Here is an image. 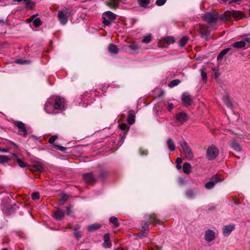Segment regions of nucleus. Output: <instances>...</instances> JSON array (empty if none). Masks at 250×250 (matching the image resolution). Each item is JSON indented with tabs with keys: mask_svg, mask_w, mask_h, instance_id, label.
<instances>
[{
	"mask_svg": "<svg viewBox=\"0 0 250 250\" xmlns=\"http://www.w3.org/2000/svg\"><path fill=\"white\" fill-rule=\"evenodd\" d=\"M186 194L188 197H193L195 195V193L193 190L190 189L186 191Z\"/></svg>",
	"mask_w": 250,
	"mask_h": 250,
	"instance_id": "nucleus-46",
	"label": "nucleus"
},
{
	"mask_svg": "<svg viewBox=\"0 0 250 250\" xmlns=\"http://www.w3.org/2000/svg\"><path fill=\"white\" fill-rule=\"evenodd\" d=\"M122 0H109L107 1V5L110 7L116 9L119 5L120 2H122Z\"/></svg>",
	"mask_w": 250,
	"mask_h": 250,
	"instance_id": "nucleus-21",
	"label": "nucleus"
},
{
	"mask_svg": "<svg viewBox=\"0 0 250 250\" xmlns=\"http://www.w3.org/2000/svg\"><path fill=\"white\" fill-rule=\"evenodd\" d=\"M116 19V14L111 11H108L103 13L102 16V22L104 25L109 26Z\"/></svg>",
	"mask_w": 250,
	"mask_h": 250,
	"instance_id": "nucleus-3",
	"label": "nucleus"
},
{
	"mask_svg": "<svg viewBox=\"0 0 250 250\" xmlns=\"http://www.w3.org/2000/svg\"><path fill=\"white\" fill-rule=\"evenodd\" d=\"M83 177L84 181L87 184L93 185L97 181V178L92 172L85 173L83 174Z\"/></svg>",
	"mask_w": 250,
	"mask_h": 250,
	"instance_id": "nucleus-11",
	"label": "nucleus"
},
{
	"mask_svg": "<svg viewBox=\"0 0 250 250\" xmlns=\"http://www.w3.org/2000/svg\"><path fill=\"white\" fill-rule=\"evenodd\" d=\"M159 223L158 220L156 219V216L153 214L150 216L149 221H146L142 224V231L144 232L148 230V225L149 224H156Z\"/></svg>",
	"mask_w": 250,
	"mask_h": 250,
	"instance_id": "nucleus-8",
	"label": "nucleus"
},
{
	"mask_svg": "<svg viewBox=\"0 0 250 250\" xmlns=\"http://www.w3.org/2000/svg\"><path fill=\"white\" fill-rule=\"evenodd\" d=\"M242 0H232L229 2V4H232L233 3H239Z\"/></svg>",
	"mask_w": 250,
	"mask_h": 250,
	"instance_id": "nucleus-56",
	"label": "nucleus"
},
{
	"mask_svg": "<svg viewBox=\"0 0 250 250\" xmlns=\"http://www.w3.org/2000/svg\"><path fill=\"white\" fill-rule=\"evenodd\" d=\"M167 0H157L156 1V4L158 6L163 5L166 2Z\"/></svg>",
	"mask_w": 250,
	"mask_h": 250,
	"instance_id": "nucleus-49",
	"label": "nucleus"
},
{
	"mask_svg": "<svg viewBox=\"0 0 250 250\" xmlns=\"http://www.w3.org/2000/svg\"><path fill=\"white\" fill-rule=\"evenodd\" d=\"M179 144L180 146L182 147L187 159L188 160H191L194 157V154L189 146H188L187 143L185 141H183L179 142Z\"/></svg>",
	"mask_w": 250,
	"mask_h": 250,
	"instance_id": "nucleus-4",
	"label": "nucleus"
},
{
	"mask_svg": "<svg viewBox=\"0 0 250 250\" xmlns=\"http://www.w3.org/2000/svg\"><path fill=\"white\" fill-rule=\"evenodd\" d=\"M16 63H20V64H25V63H27L28 61H21L20 60H17L16 61Z\"/></svg>",
	"mask_w": 250,
	"mask_h": 250,
	"instance_id": "nucleus-53",
	"label": "nucleus"
},
{
	"mask_svg": "<svg viewBox=\"0 0 250 250\" xmlns=\"http://www.w3.org/2000/svg\"><path fill=\"white\" fill-rule=\"evenodd\" d=\"M139 5L142 7H146L150 3V0H138Z\"/></svg>",
	"mask_w": 250,
	"mask_h": 250,
	"instance_id": "nucleus-32",
	"label": "nucleus"
},
{
	"mask_svg": "<svg viewBox=\"0 0 250 250\" xmlns=\"http://www.w3.org/2000/svg\"><path fill=\"white\" fill-rule=\"evenodd\" d=\"M9 160V158L5 155H0V163L4 164L7 162Z\"/></svg>",
	"mask_w": 250,
	"mask_h": 250,
	"instance_id": "nucleus-41",
	"label": "nucleus"
},
{
	"mask_svg": "<svg viewBox=\"0 0 250 250\" xmlns=\"http://www.w3.org/2000/svg\"><path fill=\"white\" fill-rule=\"evenodd\" d=\"M102 225L101 224L94 223L88 226L87 229L89 231L92 232L100 229Z\"/></svg>",
	"mask_w": 250,
	"mask_h": 250,
	"instance_id": "nucleus-23",
	"label": "nucleus"
},
{
	"mask_svg": "<svg viewBox=\"0 0 250 250\" xmlns=\"http://www.w3.org/2000/svg\"><path fill=\"white\" fill-rule=\"evenodd\" d=\"M224 102L225 104L229 107H231L232 106V104L231 101L228 96H226L224 97L223 98Z\"/></svg>",
	"mask_w": 250,
	"mask_h": 250,
	"instance_id": "nucleus-38",
	"label": "nucleus"
},
{
	"mask_svg": "<svg viewBox=\"0 0 250 250\" xmlns=\"http://www.w3.org/2000/svg\"><path fill=\"white\" fill-rule=\"evenodd\" d=\"M140 48L141 47L134 42L129 45H125L123 47L124 50L129 54H135L138 53L140 50Z\"/></svg>",
	"mask_w": 250,
	"mask_h": 250,
	"instance_id": "nucleus-6",
	"label": "nucleus"
},
{
	"mask_svg": "<svg viewBox=\"0 0 250 250\" xmlns=\"http://www.w3.org/2000/svg\"><path fill=\"white\" fill-rule=\"evenodd\" d=\"M222 181V179L217 175L212 176L210 179V181L205 184V188L207 189H210L212 188L216 183Z\"/></svg>",
	"mask_w": 250,
	"mask_h": 250,
	"instance_id": "nucleus-13",
	"label": "nucleus"
},
{
	"mask_svg": "<svg viewBox=\"0 0 250 250\" xmlns=\"http://www.w3.org/2000/svg\"><path fill=\"white\" fill-rule=\"evenodd\" d=\"M219 154V150L217 147L214 145H211L207 149V158L208 160H213L215 159Z\"/></svg>",
	"mask_w": 250,
	"mask_h": 250,
	"instance_id": "nucleus-5",
	"label": "nucleus"
},
{
	"mask_svg": "<svg viewBox=\"0 0 250 250\" xmlns=\"http://www.w3.org/2000/svg\"><path fill=\"white\" fill-rule=\"evenodd\" d=\"M69 13L66 9L60 10L58 13V18L59 21L62 25H65L68 21Z\"/></svg>",
	"mask_w": 250,
	"mask_h": 250,
	"instance_id": "nucleus-7",
	"label": "nucleus"
},
{
	"mask_svg": "<svg viewBox=\"0 0 250 250\" xmlns=\"http://www.w3.org/2000/svg\"><path fill=\"white\" fill-rule=\"evenodd\" d=\"M14 124L19 128V134L23 137H26L27 135L28 130L25 125L21 121H17Z\"/></svg>",
	"mask_w": 250,
	"mask_h": 250,
	"instance_id": "nucleus-10",
	"label": "nucleus"
},
{
	"mask_svg": "<svg viewBox=\"0 0 250 250\" xmlns=\"http://www.w3.org/2000/svg\"><path fill=\"white\" fill-rule=\"evenodd\" d=\"M167 145L169 150L173 151L175 149V145L171 138L168 139L167 141Z\"/></svg>",
	"mask_w": 250,
	"mask_h": 250,
	"instance_id": "nucleus-22",
	"label": "nucleus"
},
{
	"mask_svg": "<svg viewBox=\"0 0 250 250\" xmlns=\"http://www.w3.org/2000/svg\"><path fill=\"white\" fill-rule=\"evenodd\" d=\"M234 225L225 226L223 229V234L225 236H228L230 232L234 229Z\"/></svg>",
	"mask_w": 250,
	"mask_h": 250,
	"instance_id": "nucleus-19",
	"label": "nucleus"
},
{
	"mask_svg": "<svg viewBox=\"0 0 250 250\" xmlns=\"http://www.w3.org/2000/svg\"><path fill=\"white\" fill-rule=\"evenodd\" d=\"M36 15H34L31 17L32 21L36 27H39L42 24V21L39 18H36Z\"/></svg>",
	"mask_w": 250,
	"mask_h": 250,
	"instance_id": "nucleus-24",
	"label": "nucleus"
},
{
	"mask_svg": "<svg viewBox=\"0 0 250 250\" xmlns=\"http://www.w3.org/2000/svg\"><path fill=\"white\" fill-rule=\"evenodd\" d=\"M16 157V161L18 163L19 166L21 167H25L27 166L26 163L24 162L22 160L19 158L16 155H14Z\"/></svg>",
	"mask_w": 250,
	"mask_h": 250,
	"instance_id": "nucleus-34",
	"label": "nucleus"
},
{
	"mask_svg": "<svg viewBox=\"0 0 250 250\" xmlns=\"http://www.w3.org/2000/svg\"><path fill=\"white\" fill-rule=\"evenodd\" d=\"M109 222L114 224L115 227L117 228L119 226V223L117 217L115 216H112L109 218Z\"/></svg>",
	"mask_w": 250,
	"mask_h": 250,
	"instance_id": "nucleus-33",
	"label": "nucleus"
},
{
	"mask_svg": "<svg viewBox=\"0 0 250 250\" xmlns=\"http://www.w3.org/2000/svg\"><path fill=\"white\" fill-rule=\"evenodd\" d=\"M201 75L202 78L204 81H207V73L204 71L203 69L200 70Z\"/></svg>",
	"mask_w": 250,
	"mask_h": 250,
	"instance_id": "nucleus-45",
	"label": "nucleus"
},
{
	"mask_svg": "<svg viewBox=\"0 0 250 250\" xmlns=\"http://www.w3.org/2000/svg\"><path fill=\"white\" fill-rule=\"evenodd\" d=\"M13 0L15 1L19 2L22 1V0Z\"/></svg>",
	"mask_w": 250,
	"mask_h": 250,
	"instance_id": "nucleus-63",
	"label": "nucleus"
},
{
	"mask_svg": "<svg viewBox=\"0 0 250 250\" xmlns=\"http://www.w3.org/2000/svg\"><path fill=\"white\" fill-rule=\"evenodd\" d=\"M127 123L129 125H132L134 123L135 121V115L133 113H129L127 117Z\"/></svg>",
	"mask_w": 250,
	"mask_h": 250,
	"instance_id": "nucleus-31",
	"label": "nucleus"
},
{
	"mask_svg": "<svg viewBox=\"0 0 250 250\" xmlns=\"http://www.w3.org/2000/svg\"><path fill=\"white\" fill-rule=\"evenodd\" d=\"M35 170L38 171H42L43 170V167L40 165H36L34 166Z\"/></svg>",
	"mask_w": 250,
	"mask_h": 250,
	"instance_id": "nucleus-50",
	"label": "nucleus"
},
{
	"mask_svg": "<svg viewBox=\"0 0 250 250\" xmlns=\"http://www.w3.org/2000/svg\"><path fill=\"white\" fill-rule=\"evenodd\" d=\"M109 175V172L106 170H102L99 174V177L102 181H104Z\"/></svg>",
	"mask_w": 250,
	"mask_h": 250,
	"instance_id": "nucleus-27",
	"label": "nucleus"
},
{
	"mask_svg": "<svg viewBox=\"0 0 250 250\" xmlns=\"http://www.w3.org/2000/svg\"><path fill=\"white\" fill-rule=\"evenodd\" d=\"M64 99L59 96L50 97L44 104V110L48 114H55L58 113L57 110L64 109Z\"/></svg>",
	"mask_w": 250,
	"mask_h": 250,
	"instance_id": "nucleus-1",
	"label": "nucleus"
},
{
	"mask_svg": "<svg viewBox=\"0 0 250 250\" xmlns=\"http://www.w3.org/2000/svg\"><path fill=\"white\" fill-rule=\"evenodd\" d=\"M230 50V48H226L224 50H223L222 51H221V52L218 54V56H217V60H221L223 57L227 54L228 53Z\"/></svg>",
	"mask_w": 250,
	"mask_h": 250,
	"instance_id": "nucleus-30",
	"label": "nucleus"
},
{
	"mask_svg": "<svg viewBox=\"0 0 250 250\" xmlns=\"http://www.w3.org/2000/svg\"><path fill=\"white\" fill-rule=\"evenodd\" d=\"M57 139V136L56 135H53L49 139L48 142L50 144H53Z\"/></svg>",
	"mask_w": 250,
	"mask_h": 250,
	"instance_id": "nucleus-48",
	"label": "nucleus"
},
{
	"mask_svg": "<svg viewBox=\"0 0 250 250\" xmlns=\"http://www.w3.org/2000/svg\"><path fill=\"white\" fill-rule=\"evenodd\" d=\"M198 30L201 38L206 41H208L210 35V31L208 29V27L204 25H200Z\"/></svg>",
	"mask_w": 250,
	"mask_h": 250,
	"instance_id": "nucleus-9",
	"label": "nucleus"
},
{
	"mask_svg": "<svg viewBox=\"0 0 250 250\" xmlns=\"http://www.w3.org/2000/svg\"><path fill=\"white\" fill-rule=\"evenodd\" d=\"M54 146L55 147L58 148V149L61 150L62 152H65L66 150V148L59 145H54Z\"/></svg>",
	"mask_w": 250,
	"mask_h": 250,
	"instance_id": "nucleus-47",
	"label": "nucleus"
},
{
	"mask_svg": "<svg viewBox=\"0 0 250 250\" xmlns=\"http://www.w3.org/2000/svg\"><path fill=\"white\" fill-rule=\"evenodd\" d=\"M104 242L103 246L105 248H109L111 247V243L110 241V236L108 233H105L104 236Z\"/></svg>",
	"mask_w": 250,
	"mask_h": 250,
	"instance_id": "nucleus-18",
	"label": "nucleus"
},
{
	"mask_svg": "<svg viewBox=\"0 0 250 250\" xmlns=\"http://www.w3.org/2000/svg\"><path fill=\"white\" fill-rule=\"evenodd\" d=\"M175 118L177 122L183 124L188 119V116L185 112H181L176 114Z\"/></svg>",
	"mask_w": 250,
	"mask_h": 250,
	"instance_id": "nucleus-14",
	"label": "nucleus"
},
{
	"mask_svg": "<svg viewBox=\"0 0 250 250\" xmlns=\"http://www.w3.org/2000/svg\"><path fill=\"white\" fill-rule=\"evenodd\" d=\"M68 199V196L66 194H63L62 195L61 199L60 200V204H63L66 202Z\"/></svg>",
	"mask_w": 250,
	"mask_h": 250,
	"instance_id": "nucleus-40",
	"label": "nucleus"
},
{
	"mask_svg": "<svg viewBox=\"0 0 250 250\" xmlns=\"http://www.w3.org/2000/svg\"><path fill=\"white\" fill-rule=\"evenodd\" d=\"M2 250H8L7 248H3L2 249Z\"/></svg>",
	"mask_w": 250,
	"mask_h": 250,
	"instance_id": "nucleus-64",
	"label": "nucleus"
},
{
	"mask_svg": "<svg viewBox=\"0 0 250 250\" xmlns=\"http://www.w3.org/2000/svg\"><path fill=\"white\" fill-rule=\"evenodd\" d=\"M183 160L181 158H177L176 160V164H181L182 163Z\"/></svg>",
	"mask_w": 250,
	"mask_h": 250,
	"instance_id": "nucleus-54",
	"label": "nucleus"
},
{
	"mask_svg": "<svg viewBox=\"0 0 250 250\" xmlns=\"http://www.w3.org/2000/svg\"><path fill=\"white\" fill-rule=\"evenodd\" d=\"M215 238V232L210 229H207L205 233V239L208 242H211Z\"/></svg>",
	"mask_w": 250,
	"mask_h": 250,
	"instance_id": "nucleus-15",
	"label": "nucleus"
},
{
	"mask_svg": "<svg viewBox=\"0 0 250 250\" xmlns=\"http://www.w3.org/2000/svg\"><path fill=\"white\" fill-rule=\"evenodd\" d=\"M244 41L245 42H247L248 43H250V38H246L244 39Z\"/></svg>",
	"mask_w": 250,
	"mask_h": 250,
	"instance_id": "nucleus-57",
	"label": "nucleus"
},
{
	"mask_svg": "<svg viewBox=\"0 0 250 250\" xmlns=\"http://www.w3.org/2000/svg\"><path fill=\"white\" fill-rule=\"evenodd\" d=\"M180 83V81L178 79L172 80L169 83L168 86L170 87H173L177 85Z\"/></svg>",
	"mask_w": 250,
	"mask_h": 250,
	"instance_id": "nucleus-39",
	"label": "nucleus"
},
{
	"mask_svg": "<svg viewBox=\"0 0 250 250\" xmlns=\"http://www.w3.org/2000/svg\"><path fill=\"white\" fill-rule=\"evenodd\" d=\"M108 51L109 53L113 54H117L119 52V49L116 45L111 43L108 46Z\"/></svg>",
	"mask_w": 250,
	"mask_h": 250,
	"instance_id": "nucleus-20",
	"label": "nucleus"
},
{
	"mask_svg": "<svg viewBox=\"0 0 250 250\" xmlns=\"http://www.w3.org/2000/svg\"><path fill=\"white\" fill-rule=\"evenodd\" d=\"M181 166L180 165V164H176V168L178 169H181Z\"/></svg>",
	"mask_w": 250,
	"mask_h": 250,
	"instance_id": "nucleus-59",
	"label": "nucleus"
},
{
	"mask_svg": "<svg viewBox=\"0 0 250 250\" xmlns=\"http://www.w3.org/2000/svg\"><path fill=\"white\" fill-rule=\"evenodd\" d=\"M66 213L67 215H70L72 212L71 208L69 207L66 208Z\"/></svg>",
	"mask_w": 250,
	"mask_h": 250,
	"instance_id": "nucleus-55",
	"label": "nucleus"
},
{
	"mask_svg": "<svg viewBox=\"0 0 250 250\" xmlns=\"http://www.w3.org/2000/svg\"><path fill=\"white\" fill-rule=\"evenodd\" d=\"M212 70L213 71V72L214 77L216 79H218L220 75L219 72L218 71V70L215 67H214L212 68Z\"/></svg>",
	"mask_w": 250,
	"mask_h": 250,
	"instance_id": "nucleus-44",
	"label": "nucleus"
},
{
	"mask_svg": "<svg viewBox=\"0 0 250 250\" xmlns=\"http://www.w3.org/2000/svg\"><path fill=\"white\" fill-rule=\"evenodd\" d=\"M225 17V15L224 14L220 15L217 12L212 11L203 14L202 17L209 24L210 28L215 30L217 28V26L214 24L219 19L223 21H226L227 18Z\"/></svg>",
	"mask_w": 250,
	"mask_h": 250,
	"instance_id": "nucleus-2",
	"label": "nucleus"
},
{
	"mask_svg": "<svg viewBox=\"0 0 250 250\" xmlns=\"http://www.w3.org/2000/svg\"><path fill=\"white\" fill-rule=\"evenodd\" d=\"M224 15H225V17L227 18L226 21H227L231 17L237 19H240L243 17V13L240 11L231 10L226 12L224 13Z\"/></svg>",
	"mask_w": 250,
	"mask_h": 250,
	"instance_id": "nucleus-12",
	"label": "nucleus"
},
{
	"mask_svg": "<svg viewBox=\"0 0 250 250\" xmlns=\"http://www.w3.org/2000/svg\"><path fill=\"white\" fill-rule=\"evenodd\" d=\"M80 228L81 226L79 225H77L74 227V234L77 239H80L82 236L80 232Z\"/></svg>",
	"mask_w": 250,
	"mask_h": 250,
	"instance_id": "nucleus-29",
	"label": "nucleus"
},
{
	"mask_svg": "<svg viewBox=\"0 0 250 250\" xmlns=\"http://www.w3.org/2000/svg\"><path fill=\"white\" fill-rule=\"evenodd\" d=\"M182 101L185 106H188L191 104L192 100L190 95L183 94L182 96Z\"/></svg>",
	"mask_w": 250,
	"mask_h": 250,
	"instance_id": "nucleus-16",
	"label": "nucleus"
},
{
	"mask_svg": "<svg viewBox=\"0 0 250 250\" xmlns=\"http://www.w3.org/2000/svg\"><path fill=\"white\" fill-rule=\"evenodd\" d=\"M167 108L168 111H170L173 108V104L171 102H170L169 101L167 102Z\"/></svg>",
	"mask_w": 250,
	"mask_h": 250,
	"instance_id": "nucleus-51",
	"label": "nucleus"
},
{
	"mask_svg": "<svg viewBox=\"0 0 250 250\" xmlns=\"http://www.w3.org/2000/svg\"><path fill=\"white\" fill-rule=\"evenodd\" d=\"M231 147L235 151L240 152L241 150V147L239 144L235 141H233L230 144Z\"/></svg>",
	"mask_w": 250,
	"mask_h": 250,
	"instance_id": "nucleus-28",
	"label": "nucleus"
},
{
	"mask_svg": "<svg viewBox=\"0 0 250 250\" xmlns=\"http://www.w3.org/2000/svg\"><path fill=\"white\" fill-rule=\"evenodd\" d=\"M31 4V2H27V3H26V7H30V5Z\"/></svg>",
	"mask_w": 250,
	"mask_h": 250,
	"instance_id": "nucleus-60",
	"label": "nucleus"
},
{
	"mask_svg": "<svg viewBox=\"0 0 250 250\" xmlns=\"http://www.w3.org/2000/svg\"><path fill=\"white\" fill-rule=\"evenodd\" d=\"M141 151L142 150L140 149V152H141V155H146L147 154V152L145 151V150H143L142 152H141Z\"/></svg>",
	"mask_w": 250,
	"mask_h": 250,
	"instance_id": "nucleus-58",
	"label": "nucleus"
},
{
	"mask_svg": "<svg viewBox=\"0 0 250 250\" xmlns=\"http://www.w3.org/2000/svg\"><path fill=\"white\" fill-rule=\"evenodd\" d=\"M191 166L190 164L188 163H185L183 167V170L186 174H189L191 172Z\"/></svg>",
	"mask_w": 250,
	"mask_h": 250,
	"instance_id": "nucleus-25",
	"label": "nucleus"
},
{
	"mask_svg": "<svg viewBox=\"0 0 250 250\" xmlns=\"http://www.w3.org/2000/svg\"><path fill=\"white\" fill-rule=\"evenodd\" d=\"M179 182L181 185H184L186 183V180L185 178L180 177L179 179Z\"/></svg>",
	"mask_w": 250,
	"mask_h": 250,
	"instance_id": "nucleus-52",
	"label": "nucleus"
},
{
	"mask_svg": "<svg viewBox=\"0 0 250 250\" xmlns=\"http://www.w3.org/2000/svg\"><path fill=\"white\" fill-rule=\"evenodd\" d=\"M152 41V36L151 35H148L144 38L142 41V42L144 43H148Z\"/></svg>",
	"mask_w": 250,
	"mask_h": 250,
	"instance_id": "nucleus-37",
	"label": "nucleus"
},
{
	"mask_svg": "<svg viewBox=\"0 0 250 250\" xmlns=\"http://www.w3.org/2000/svg\"><path fill=\"white\" fill-rule=\"evenodd\" d=\"M188 38L187 37H184L181 38L179 41V45L180 47H184L188 41Z\"/></svg>",
	"mask_w": 250,
	"mask_h": 250,
	"instance_id": "nucleus-36",
	"label": "nucleus"
},
{
	"mask_svg": "<svg viewBox=\"0 0 250 250\" xmlns=\"http://www.w3.org/2000/svg\"><path fill=\"white\" fill-rule=\"evenodd\" d=\"M40 195L39 192H34L32 194V199L38 200L40 199Z\"/></svg>",
	"mask_w": 250,
	"mask_h": 250,
	"instance_id": "nucleus-43",
	"label": "nucleus"
},
{
	"mask_svg": "<svg viewBox=\"0 0 250 250\" xmlns=\"http://www.w3.org/2000/svg\"><path fill=\"white\" fill-rule=\"evenodd\" d=\"M114 250H124V249L122 247H119Z\"/></svg>",
	"mask_w": 250,
	"mask_h": 250,
	"instance_id": "nucleus-61",
	"label": "nucleus"
},
{
	"mask_svg": "<svg viewBox=\"0 0 250 250\" xmlns=\"http://www.w3.org/2000/svg\"><path fill=\"white\" fill-rule=\"evenodd\" d=\"M119 126L121 130H124L125 131V134H126L128 132L129 128L128 125L126 123H123L120 124Z\"/></svg>",
	"mask_w": 250,
	"mask_h": 250,
	"instance_id": "nucleus-35",
	"label": "nucleus"
},
{
	"mask_svg": "<svg viewBox=\"0 0 250 250\" xmlns=\"http://www.w3.org/2000/svg\"><path fill=\"white\" fill-rule=\"evenodd\" d=\"M246 42L244 41H241L234 42L232 46L235 48H241L244 47L246 46Z\"/></svg>",
	"mask_w": 250,
	"mask_h": 250,
	"instance_id": "nucleus-26",
	"label": "nucleus"
},
{
	"mask_svg": "<svg viewBox=\"0 0 250 250\" xmlns=\"http://www.w3.org/2000/svg\"><path fill=\"white\" fill-rule=\"evenodd\" d=\"M0 151H1L2 152H7V150L6 149H2V150L0 149Z\"/></svg>",
	"mask_w": 250,
	"mask_h": 250,
	"instance_id": "nucleus-62",
	"label": "nucleus"
},
{
	"mask_svg": "<svg viewBox=\"0 0 250 250\" xmlns=\"http://www.w3.org/2000/svg\"><path fill=\"white\" fill-rule=\"evenodd\" d=\"M164 41L167 44H172L174 42L173 38L171 37H166L164 39Z\"/></svg>",
	"mask_w": 250,
	"mask_h": 250,
	"instance_id": "nucleus-42",
	"label": "nucleus"
},
{
	"mask_svg": "<svg viewBox=\"0 0 250 250\" xmlns=\"http://www.w3.org/2000/svg\"><path fill=\"white\" fill-rule=\"evenodd\" d=\"M64 214L65 213L64 211L58 209L56 211L54 212L53 216L56 220H60L63 218Z\"/></svg>",
	"mask_w": 250,
	"mask_h": 250,
	"instance_id": "nucleus-17",
	"label": "nucleus"
}]
</instances>
